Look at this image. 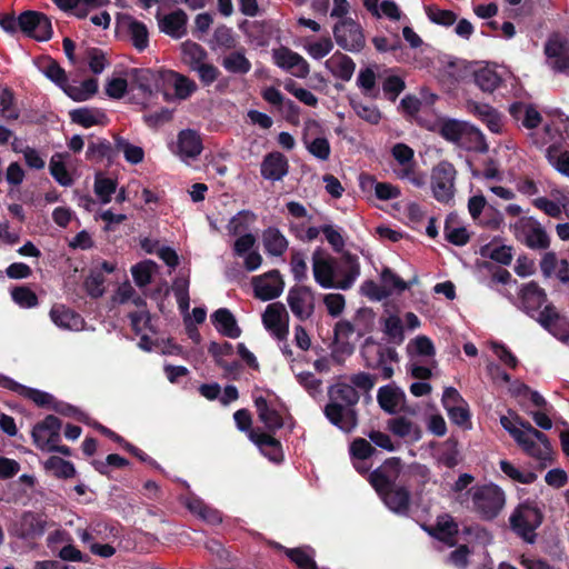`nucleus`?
Listing matches in <instances>:
<instances>
[{
  "mask_svg": "<svg viewBox=\"0 0 569 569\" xmlns=\"http://www.w3.org/2000/svg\"><path fill=\"white\" fill-rule=\"evenodd\" d=\"M353 323L366 327L371 335L362 347V356L369 368L381 370L383 379L391 378V312L388 309L376 321L372 309L360 308Z\"/></svg>",
  "mask_w": 569,
  "mask_h": 569,
  "instance_id": "1",
  "label": "nucleus"
},
{
  "mask_svg": "<svg viewBox=\"0 0 569 569\" xmlns=\"http://www.w3.org/2000/svg\"><path fill=\"white\" fill-rule=\"evenodd\" d=\"M312 272L320 287L348 290L360 276V264L350 252L336 259L319 248L312 253Z\"/></svg>",
  "mask_w": 569,
  "mask_h": 569,
  "instance_id": "2",
  "label": "nucleus"
},
{
  "mask_svg": "<svg viewBox=\"0 0 569 569\" xmlns=\"http://www.w3.org/2000/svg\"><path fill=\"white\" fill-rule=\"evenodd\" d=\"M329 396L330 402L325 409L326 417L342 431H352L357 426L355 406L360 398L358 391L350 383L339 382L330 389Z\"/></svg>",
  "mask_w": 569,
  "mask_h": 569,
  "instance_id": "3",
  "label": "nucleus"
},
{
  "mask_svg": "<svg viewBox=\"0 0 569 569\" xmlns=\"http://www.w3.org/2000/svg\"><path fill=\"white\" fill-rule=\"evenodd\" d=\"M542 509L536 501L526 500L520 502L509 517L510 529L525 542L535 543L536 530L543 521Z\"/></svg>",
  "mask_w": 569,
  "mask_h": 569,
  "instance_id": "4",
  "label": "nucleus"
},
{
  "mask_svg": "<svg viewBox=\"0 0 569 569\" xmlns=\"http://www.w3.org/2000/svg\"><path fill=\"white\" fill-rule=\"evenodd\" d=\"M470 493L472 509L482 520L496 519L506 505L503 490L495 483L476 486L470 490Z\"/></svg>",
  "mask_w": 569,
  "mask_h": 569,
  "instance_id": "5",
  "label": "nucleus"
},
{
  "mask_svg": "<svg viewBox=\"0 0 569 569\" xmlns=\"http://www.w3.org/2000/svg\"><path fill=\"white\" fill-rule=\"evenodd\" d=\"M393 176L416 188L426 183V177L415 160V151L406 143H393Z\"/></svg>",
  "mask_w": 569,
  "mask_h": 569,
  "instance_id": "6",
  "label": "nucleus"
},
{
  "mask_svg": "<svg viewBox=\"0 0 569 569\" xmlns=\"http://www.w3.org/2000/svg\"><path fill=\"white\" fill-rule=\"evenodd\" d=\"M511 230L517 240L523 242L530 249H548L550 239L540 222L532 217H521L513 224Z\"/></svg>",
  "mask_w": 569,
  "mask_h": 569,
  "instance_id": "7",
  "label": "nucleus"
},
{
  "mask_svg": "<svg viewBox=\"0 0 569 569\" xmlns=\"http://www.w3.org/2000/svg\"><path fill=\"white\" fill-rule=\"evenodd\" d=\"M457 170L449 161H440L431 172V190L435 199L448 203L456 192Z\"/></svg>",
  "mask_w": 569,
  "mask_h": 569,
  "instance_id": "8",
  "label": "nucleus"
},
{
  "mask_svg": "<svg viewBox=\"0 0 569 569\" xmlns=\"http://www.w3.org/2000/svg\"><path fill=\"white\" fill-rule=\"evenodd\" d=\"M234 422L240 431L249 433V438L253 441L263 452L269 449L267 455L272 460H277L280 456V442L268 433H263L251 429V415L247 409L237 410L233 415Z\"/></svg>",
  "mask_w": 569,
  "mask_h": 569,
  "instance_id": "9",
  "label": "nucleus"
},
{
  "mask_svg": "<svg viewBox=\"0 0 569 569\" xmlns=\"http://www.w3.org/2000/svg\"><path fill=\"white\" fill-rule=\"evenodd\" d=\"M547 64L558 73L569 71V41L559 32H552L543 46Z\"/></svg>",
  "mask_w": 569,
  "mask_h": 569,
  "instance_id": "10",
  "label": "nucleus"
},
{
  "mask_svg": "<svg viewBox=\"0 0 569 569\" xmlns=\"http://www.w3.org/2000/svg\"><path fill=\"white\" fill-rule=\"evenodd\" d=\"M48 520L44 513L24 511L19 519L9 527V533L19 539H34L41 537L47 529Z\"/></svg>",
  "mask_w": 569,
  "mask_h": 569,
  "instance_id": "11",
  "label": "nucleus"
},
{
  "mask_svg": "<svg viewBox=\"0 0 569 569\" xmlns=\"http://www.w3.org/2000/svg\"><path fill=\"white\" fill-rule=\"evenodd\" d=\"M333 37L339 47L357 52L365 47V37L360 26L350 18L340 20L333 27Z\"/></svg>",
  "mask_w": 569,
  "mask_h": 569,
  "instance_id": "12",
  "label": "nucleus"
},
{
  "mask_svg": "<svg viewBox=\"0 0 569 569\" xmlns=\"http://www.w3.org/2000/svg\"><path fill=\"white\" fill-rule=\"evenodd\" d=\"M288 306L296 318L306 321L315 312V295L308 287H292L287 295Z\"/></svg>",
  "mask_w": 569,
  "mask_h": 569,
  "instance_id": "13",
  "label": "nucleus"
},
{
  "mask_svg": "<svg viewBox=\"0 0 569 569\" xmlns=\"http://www.w3.org/2000/svg\"><path fill=\"white\" fill-rule=\"evenodd\" d=\"M20 30L38 41H47L52 36L50 19L37 11H24L20 14Z\"/></svg>",
  "mask_w": 569,
  "mask_h": 569,
  "instance_id": "14",
  "label": "nucleus"
},
{
  "mask_svg": "<svg viewBox=\"0 0 569 569\" xmlns=\"http://www.w3.org/2000/svg\"><path fill=\"white\" fill-rule=\"evenodd\" d=\"M272 58L279 68L290 72L293 77L303 79L308 77L310 72L308 61L302 56L287 47L273 49Z\"/></svg>",
  "mask_w": 569,
  "mask_h": 569,
  "instance_id": "15",
  "label": "nucleus"
},
{
  "mask_svg": "<svg viewBox=\"0 0 569 569\" xmlns=\"http://www.w3.org/2000/svg\"><path fill=\"white\" fill-rule=\"evenodd\" d=\"M202 149V141L199 133L191 129H184L178 133L177 142L172 147V152L178 156L181 161L189 163L200 156Z\"/></svg>",
  "mask_w": 569,
  "mask_h": 569,
  "instance_id": "16",
  "label": "nucleus"
},
{
  "mask_svg": "<svg viewBox=\"0 0 569 569\" xmlns=\"http://www.w3.org/2000/svg\"><path fill=\"white\" fill-rule=\"evenodd\" d=\"M288 320H289L288 312H287L284 306L280 302H274V303L268 305L262 315L263 326L278 340L286 339V337L289 332Z\"/></svg>",
  "mask_w": 569,
  "mask_h": 569,
  "instance_id": "17",
  "label": "nucleus"
},
{
  "mask_svg": "<svg viewBox=\"0 0 569 569\" xmlns=\"http://www.w3.org/2000/svg\"><path fill=\"white\" fill-rule=\"evenodd\" d=\"M254 296L262 301L279 297L284 288V282L278 270H271L262 276L252 278Z\"/></svg>",
  "mask_w": 569,
  "mask_h": 569,
  "instance_id": "18",
  "label": "nucleus"
},
{
  "mask_svg": "<svg viewBox=\"0 0 569 569\" xmlns=\"http://www.w3.org/2000/svg\"><path fill=\"white\" fill-rule=\"evenodd\" d=\"M537 321L559 340H569V320L560 316L557 308L552 305H546Z\"/></svg>",
  "mask_w": 569,
  "mask_h": 569,
  "instance_id": "19",
  "label": "nucleus"
},
{
  "mask_svg": "<svg viewBox=\"0 0 569 569\" xmlns=\"http://www.w3.org/2000/svg\"><path fill=\"white\" fill-rule=\"evenodd\" d=\"M61 421L56 416H48L43 421L37 423L32 429V438L41 450L49 449L60 439Z\"/></svg>",
  "mask_w": 569,
  "mask_h": 569,
  "instance_id": "20",
  "label": "nucleus"
},
{
  "mask_svg": "<svg viewBox=\"0 0 569 569\" xmlns=\"http://www.w3.org/2000/svg\"><path fill=\"white\" fill-rule=\"evenodd\" d=\"M382 81V89L386 94L391 93V74L383 76L378 64L361 69L357 77V86L365 96L376 97V81Z\"/></svg>",
  "mask_w": 569,
  "mask_h": 569,
  "instance_id": "21",
  "label": "nucleus"
},
{
  "mask_svg": "<svg viewBox=\"0 0 569 569\" xmlns=\"http://www.w3.org/2000/svg\"><path fill=\"white\" fill-rule=\"evenodd\" d=\"M520 302L522 310L537 320L540 308L547 302L546 291L535 281L526 283L520 290Z\"/></svg>",
  "mask_w": 569,
  "mask_h": 569,
  "instance_id": "22",
  "label": "nucleus"
},
{
  "mask_svg": "<svg viewBox=\"0 0 569 569\" xmlns=\"http://www.w3.org/2000/svg\"><path fill=\"white\" fill-rule=\"evenodd\" d=\"M467 111L479 119L493 133L502 131V117L500 112L488 103L468 100Z\"/></svg>",
  "mask_w": 569,
  "mask_h": 569,
  "instance_id": "23",
  "label": "nucleus"
},
{
  "mask_svg": "<svg viewBox=\"0 0 569 569\" xmlns=\"http://www.w3.org/2000/svg\"><path fill=\"white\" fill-rule=\"evenodd\" d=\"M369 481L385 505L391 508V460L386 459L375 469L369 476Z\"/></svg>",
  "mask_w": 569,
  "mask_h": 569,
  "instance_id": "24",
  "label": "nucleus"
},
{
  "mask_svg": "<svg viewBox=\"0 0 569 569\" xmlns=\"http://www.w3.org/2000/svg\"><path fill=\"white\" fill-rule=\"evenodd\" d=\"M157 20L160 31L173 39H180L187 33L188 16L181 9L164 16L158 13Z\"/></svg>",
  "mask_w": 569,
  "mask_h": 569,
  "instance_id": "25",
  "label": "nucleus"
},
{
  "mask_svg": "<svg viewBox=\"0 0 569 569\" xmlns=\"http://www.w3.org/2000/svg\"><path fill=\"white\" fill-rule=\"evenodd\" d=\"M289 163L287 158L280 152L268 153L262 162L260 172L266 180L280 181L287 176Z\"/></svg>",
  "mask_w": 569,
  "mask_h": 569,
  "instance_id": "26",
  "label": "nucleus"
},
{
  "mask_svg": "<svg viewBox=\"0 0 569 569\" xmlns=\"http://www.w3.org/2000/svg\"><path fill=\"white\" fill-rule=\"evenodd\" d=\"M129 77L134 88L140 90L144 96L151 97L158 90L161 81L160 74L152 69H131Z\"/></svg>",
  "mask_w": 569,
  "mask_h": 569,
  "instance_id": "27",
  "label": "nucleus"
},
{
  "mask_svg": "<svg viewBox=\"0 0 569 569\" xmlns=\"http://www.w3.org/2000/svg\"><path fill=\"white\" fill-rule=\"evenodd\" d=\"M76 533L82 543L90 546L94 539L107 540L118 536V529L104 521H92L87 528H77Z\"/></svg>",
  "mask_w": 569,
  "mask_h": 569,
  "instance_id": "28",
  "label": "nucleus"
},
{
  "mask_svg": "<svg viewBox=\"0 0 569 569\" xmlns=\"http://www.w3.org/2000/svg\"><path fill=\"white\" fill-rule=\"evenodd\" d=\"M51 321L63 330L79 331L83 329V318L63 305H56L50 310Z\"/></svg>",
  "mask_w": 569,
  "mask_h": 569,
  "instance_id": "29",
  "label": "nucleus"
},
{
  "mask_svg": "<svg viewBox=\"0 0 569 569\" xmlns=\"http://www.w3.org/2000/svg\"><path fill=\"white\" fill-rule=\"evenodd\" d=\"M425 530L437 540L453 546L459 528L458 523L450 515H442L438 517L435 526L425 527Z\"/></svg>",
  "mask_w": 569,
  "mask_h": 569,
  "instance_id": "30",
  "label": "nucleus"
},
{
  "mask_svg": "<svg viewBox=\"0 0 569 569\" xmlns=\"http://www.w3.org/2000/svg\"><path fill=\"white\" fill-rule=\"evenodd\" d=\"M319 128L315 120L306 122V131L303 133V143L307 150L317 159L326 161L330 157L331 148L329 141L325 137L311 138L310 131Z\"/></svg>",
  "mask_w": 569,
  "mask_h": 569,
  "instance_id": "31",
  "label": "nucleus"
},
{
  "mask_svg": "<svg viewBox=\"0 0 569 569\" xmlns=\"http://www.w3.org/2000/svg\"><path fill=\"white\" fill-rule=\"evenodd\" d=\"M254 406L259 420L269 432H274L283 427V418L262 396L254 397Z\"/></svg>",
  "mask_w": 569,
  "mask_h": 569,
  "instance_id": "32",
  "label": "nucleus"
},
{
  "mask_svg": "<svg viewBox=\"0 0 569 569\" xmlns=\"http://www.w3.org/2000/svg\"><path fill=\"white\" fill-rule=\"evenodd\" d=\"M183 503L191 513L210 525H218L222 521V516L219 510L208 506L202 499L194 495L187 497Z\"/></svg>",
  "mask_w": 569,
  "mask_h": 569,
  "instance_id": "33",
  "label": "nucleus"
},
{
  "mask_svg": "<svg viewBox=\"0 0 569 569\" xmlns=\"http://www.w3.org/2000/svg\"><path fill=\"white\" fill-rule=\"evenodd\" d=\"M325 66L332 73L333 77L342 81L351 80L356 69V63L353 62V60L347 54L340 52L333 53L325 62Z\"/></svg>",
  "mask_w": 569,
  "mask_h": 569,
  "instance_id": "34",
  "label": "nucleus"
},
{
  "mask_svg": "<svg viewBox=\"0 0 569 569\" xmlns=\"http://www.w3.org/2000/svg\"><path fill=\"white\" fill-rule=\"evenodd\" d=\"M262 244L267 254L281 257L288 250L289 241L276 227H269L262 232Z\"/></svg>",
  "mask_w": 569,
  "mask_h": 569,
  "instance_id": "35",
  "label": "nucleus"
},
{
  "mask_svg": "<svg viewBox=\"0 0 569 569\" xmlns=\"http://www.w3.org/2000/svg\"><path fill=\"white\" fill-rule=\"evenodd\" d=\"M216 329L226 337L236 339L240 337L241 329L231 311L227 308H220L211 316Z\"/></svg>",
  "mask_w": 569,
  "mask_h": 569,
  "instance_id": "36",
  "label": "nucleus"
},
{
  "mask_svg": "<svg viewBox=\"0 0 569 569\" xmlns=\"http://www.w3.org/2000/svg\"><path fill=\"white\" fill-rule=\"evenodd\" d=\"M222 68L233 74H247L251 70V62L246 57V49L241 47L240 49H232L231 52L226 54L221 59Z\"/></svg>",
  "mask_w": 569,
  "mask_h": 569,
  "instance_id": "37",
  "label": "nucleus"
},
{
  "mask_svg": "<svg viewBox=\"0 0 569 569\" xmlns=\"http://www.w3.org/2000/svg\"><path fill=\"white\" fill-rule=\"evenodd\" d=\"M390 273L389 269L386 268L382 271L383 283H377L373 280L365 281L360 287L362 296L367 297L371 301H383V305L388 306V298L391 295V287L387 283V277Z\"/></svg>",
  "mask_w": 569,
  "mask_h": 569,
  "instance_id": "38",
  "label": "nucleus"
},
{
  "mask_svg": "<svg viewBox=\"0 0 569 569\" xmlns=\"http://www.w3.org/2000/svg\"><path fill=\"white\" fill-rule=\"evenodd\" d=\"M0 386L27 396L34 403H37L38 406H41V407L50 405V402L52 400L51 395L43 392V391L36 390V389L27 388L18 382H16L11 378L1 376V375H0Z\"/></svg>",
  "mask_w": 569,
  "mask_h": 569,
  "instance_id": "39",
  "label": "nucleus"
},
{
  "mask_svg": "<svg viewBox=\"0 0 569 569\" xmlns=\"http://www.w3.org/2000/svg\"><path fill=\"white\" fill-rule=\"evenodd\" d=\"M182 61L194 71L198 67L208 60V52L199 43L184 41L181 44Z\"/></svg>",
  "mask_w": 569,
  "mask_h": 569,
  "instance_id": "40",
  "label": "nucleus"
},
{
  "mask_svg": "<svg viewBox=\"0 0 569 569\" xmlns=\"http://www.w3.org/2000/svg\"><path fill=\"white\" fill-rule=\"evenodd\" d=\"M209 44L212 50H232L237 48V38L231 28L221 24L214 29Z\"/></svg>",
  "mask_w": 569,
  "mask_h": 569,
  "instance_id": "41",
  "label": "nucleus"
},
{
  "mask_svg": "<svg viewBox=\"0 0 569 569\" xmlns=\"http://www.w3.org/2000/svg\"><path fill=\"white\" fill-rule=\"evenodd\" d=\"M71 120L84 128L102 124L106 119L104 113L97 109L79 108L70 112Z\"/></svg>",
  "mask_w": 569,
  "mask_h": 569,
  "instance_id": "42",
  "label": "nucleus"
},
{
  "mask_svg": "<svg viewBox=\"0 0 569 569\" xmlns=\"http://www.w3.org/2000/svg\"><path fill=\"white\" fill-rule=\"evenodd\" d=\"M475 83L483 92H493L501 83L500 76L492 69L481 68L472 71Z\"/></svg>",
  "mask_w": 569,
  "mask_h": 569,
  "instance_id": "43",
  "label": "nucleus"
},
{
  "mask_svg": "<svg viewBox=\"0 0 569 569\" xmlns=\"http://www.w3.org/2000/svg\"><path fill=\"white\" fill-rule=\"evenodd\" d=\"M546 157L558 172L569 177V151L561 150L557 144H551L547 148Z\"/></svg>",
  "mask_w": 569,
  "mask_h": 569,
  "instance_id": "44",
  "label": "nucleus"
},
{
  "mask_svg": "<svg viewBox=\"0 0 569 569\" xmlns=\"http://www.w3.org/2000/svg\"><path fill=\"white\" fill-rule=\"evenodd\" d=\"M421 435V429L407 418H393V436L407 438L409 442H416L420 440Z\"/></svg>",
  "mask_w": 569,
  "mask_h": 569,
  "instance_id": "45",
  "label": "nucleus"
},
{
  "mask_svg": "<svg viewBox=\"0 0 569 569\" xmlns=\"http://www.w3.org/2000/svg\"><path fill=\"white\" fill-rule=\"evenodd\" d=\"M157 263L153 262L152 260H144L134 264L131 268V274L134 280V283L140 288H143L147 284H149L151 282L153 273H156L157 271Z\"/></svg>",
  "mask_w": 569,
  "mask_h": 569,
  "instance_id": "46",
  "label": "nucleus"
},
{
  "mask_svg": "<svg viewBox=\"0 0 569 569\" xmlns=\"http://www.w3.org/2000/svg\"><path fill=\"white\" fill-rule=\"evenodd\" d=\"M128 32L133 47L143 51L149 46V32L144 23L131 20L128 24Z\"/></svg>",
  "mask_w": 569,
  "mask_h": 569,
  "instance_id": "47",
  "label": "nucleus"
},
{
  "mask_svg": "<svg viewBox=\"0 0 569 569\" xmlns=\"http://www.w3.org/2000/svg\"><path fill=\"white\" fill-rule=\"evenodd\" d=\"M462 140L468 150L485 153L489 149L485 134L476 127L467 128Z\"/></svg>",
  "mask_w": 569,
  "mask_h": 569,
  "instance_id": "48",
  "label": "nucleus"
},
{
  "mask_svg": "<svg viewBox=\"0 0 569 569\" xmlns=\"http://www.w3.org/2000/svg\"><path fill=\"white\" fill-rule=\"evenodd\" d=\"M40 70L49 80L56 83L59 88L62 89L64 86H67V73L57 61L52 59H46L40 66Z\"/></svg>",
  "mask_w": 569,
  "mask_h": 569,
  "instance_id": "49",
  "label": "nucleus"
},
{
  "mask_svg": "<svg viewBox=\"0 0 569 569\" xmlns=\"http://www.w3.org/2000/svg\"><path fill=\"white\" fill-rule=\"evenodd\" d=\"M114 149L117 152L123 153L126 160L132 164L140 163L143 160V149L139 146L131 144L121 137L116 138Z\"/></svg>",
  "mask_w": 569,
  "mask_h": 569,
  "instance_id": "50",
  "label": "nucleus"
},
{
  "mask_svg": "<svg viewBox=\"0 0 569 569\" xmlns=\"http://www.w3.org/2000/svg\"><path fill=\"white\" fill-rule=\"evenodd\" d=\"M44 468L51 471L57 478H71L76 475L73 463L60 457L52 456L44 462Z\"/></svg>",
  "mask_w": 569,
  "mask_h": 569,
  "instance_id": "51",
  "label": "nucleus"
},
{
  "mask_svg": "<svg viewBox=\"0 0 569 569\" xmlns=\"http://www.w3.org/2000/svg\"><path fill=\"white\" fill-rule=\"evenodd\" d=\"M513 432L516 433L513 435V440L527 455L538 459L542 458V450L538 446V440L533 435L521 431L520 429Z\"/></svg>",
  "mask_w": 569,
  "mask_h": 569,
  "instance_id": "52",
  "label": "nucleus"
},
{
  "mask_svg": "<svg viewBox=\"0 0 569 569\" xmlns=\"http://www.w3.org/2000/svg\"><path fill=\"white\" fill-rule=\"evenodd\" d=\"M366 327H360L359 323L340 320L335 326V338L338 342H347L355 333L358 337H363L366 335Z\"/></svg>",
  "mask_w": 569,
  "mask_h": 569,
  "instance_id": "53",
  "label": "nucleus"
},
{
  "mask_svg": "<svg viewBox=\"0 0 569 569\" xmlns=\"http://www.w3.org/2000/svg\"><path fill=\"white\" fill-rule=\"evenodd\" d=\"M117 191V181L97 174L94 179V193L100 199L102 204H107L111 201V196Z\"/></svg>",
  "mask_w": 569,
  "mask_h": 569,
  "instance_id": "54",
  "label": "nucleus"
},
{
  "mask_svg": "<svg viewBox=\"0 0 569 569\" xmlns=\"http://www.w3.org/2000/svg\"><path fill=\"white\" fill-rule=\"evenodd\" d=\"M428 19L436 24L451 27L457 21V14L451 10L440 9L436 4L425 8Z\"/></svg>",
  "mask_w": 569,
  "mask_h": 569,
  "instance_id": "55",
  "label": "nucleus"
},
{
  "mask_svg": "<svg viewBox=\"0 0 569 569\" xmlns=\"http://www.w3.org/2000/svg\"><path fill=\"white\" fill-rule=\"evenodd\" d=\"M408 353L421 357H433L436 349L432 340L427 336H418L412 339L407 346Z\"/></svg>",
  "mask_w": 569,
  "mask_h": 569,
  "instance_id": "56",
  "label": "nucleus"
},
{
  "mask_svg": "<svg viewBox=\"0 0 569 569\" xmlns=\"http://www.w3.org/2000/svg\"><path fill=\"white\" fill-rule=\"evenodd\" d=\"M171 77L173 79L174 93L181 100L189 98L198 89L197 83L192 79L181 73L172 71Z\"/></svg>",
  "mask_w": 569,
  "mask_h": 569,
  "instance_id": "57",
  "label": "nucleus"
},
{
  "mask_svg": "<svg viewBox=\"0 0 569 569\" xmlns=\"http://www.w3.org/2000/svg\"><path fill=\"white\" fill-rule=\"evenodd\" d=\"M49 170L51 176L54 178V180L63 186L69 187L73 183V179L71 178L70 173L68 172L61 154H54L49 164Z\"/></svg>",
  "mask_w": 569,
  "mask_h": 569,
  "instance_id": "58",
  "label": "nucleus"
},
{
  "mask_svg": "<svg viewBox=\"0 0 569 569\" xmlns=\"http://www.w3.org/2000/svg\"><path fill=\"white\" fill-rule=\"evenodd\" d=\"M480 254L482 257H489L491 260L500 264L509 266L512 261V247L502 244L490 249V244H486L481 247Z\"/></svg>",
  "mask_w": 569,
  "mask_h": 569,
  "instance_id": "59",
  "label": "nucleus"
},
{
  "mask_svg": "<svg viewBox=\"0 0 569 569\" xmlns=\"http://www.w3.org/2000/svg\"><path fill=\"white\" fill-rule=\"evenodd\" d=\"M501 471L516 482L530 485L536 481L537 475L532 471H521L516 468L510 461H500Z\"/></svg>",
  "mask_w": 569,
  "mask_h": 569,
  "instance_id": "60",
  "label": "nucleus"
},
{
  "mask_svg": "<svg viewBox=\"0 0 569 569\" xmlns=\"http://www.w3.org/2000/svg\"><path fill=\"white\" fill-rule=\"evenodd\" d=\"M114 147L108 140L97 139L89 142L86 154L88 159H110L114 156Z\"/></svg>",
  "mask_w": 569,
  "mask_h": 569,
  "instance_id": "61",
  "label": "nucleus"
},
{
  "mask_svg": "<svg viewBox=\"0 0 569 569\" xmlns=\"http://www.w3.org/2000/svg\"><path fill=\"white\" fill-rule=\"evenodd\" d=\"M350 104L357 116L370 123H378L381 118L380 111L371 102L365 103L358 99L351 98Z\"/></svg>",
  "mask_w": 569,
  "mask_h": 569,
  "instance_id": "62",
  "label": "nucleus"
},
{
  "mask_svg": "<svg viewBox=\"0 0 569 569\" xmlns=\"http://www.w3.org/2000/svg\"><path fill=\"white\" fill-rule=\"evenodd\" d=\"M256 216L250 211H240L232 217L227 224V230L230 234L237 236L246 231L251 222H253Z\"/></svg>",
  "mask_w": 569,
  "mask_h": 569,
  "instance_id": "63",
  "label": "nucleus"
},
{
  "mask_svg": "<svg viewBox=\"0 0 569 569\" xmlns=\"http://www.w3.org/2000/svg\"><path fill=\"white\" fill-rule=\"evenodd\" d=\"M286 553L300 569H317L311 550L293 548L286 549Z\"/></svg>",
  "mask_w": 569,
  "mask_h": 569,
  "instance_id": "64",
  "label": "nucleus"
}]
</instances>
